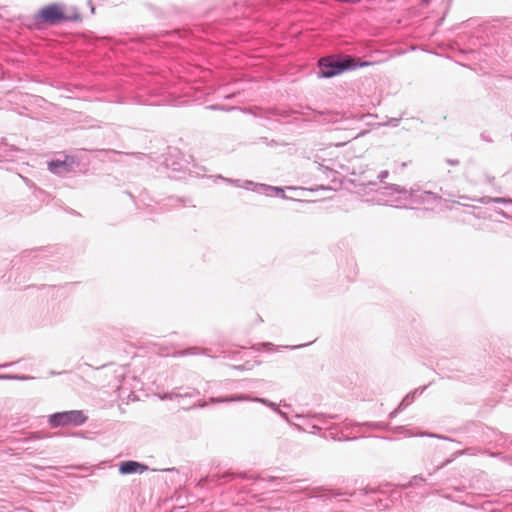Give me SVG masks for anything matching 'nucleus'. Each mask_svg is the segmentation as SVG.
<instances>
[{"label": "nucleus", "mask_w": 512, "mask_h": 512, "mask_svg": "<svg viewBox=\"0 0 512 512\" xmlns=\"http://www.w3.org/2000/svg\"><path fill=\"white\" fill-rule=\"evenodd\" d=\"M85 421L86 416L82 411L78 410L55 413L49 418V423L52 427L76 426Z\"/></svg>", "instance_id": "2"}, {"label": "nucleus", "mask_w": 512, "mask_h": 512, "mask_svg": "<svg viewBox=\"0 0 512 512\" xmlns=\"http://www.w3.org/2000/svg\"><path fill=\"white\" fill-rule=\"evenodd\" d=\"M147 469V466L136 461L122 462L119 467V471L121 474L143 473Z\"/></svg>", "instance_id": "4"}, {"label": "nucleus", "mask_w": 512, "mask_h": 512, "mask_svg": "<svg viewBox=\"0 0 512 512\" xmlns=\"http://www.w3.org/2000/svg\"><path fill=\"white\" fill-rule=\"evenodd\" d=\"M73 158L66 157L65 160H53L49 162V169L54 173L68 172L71 170L73 166Z\"/></svg>", "instance_id": "5"}, {"label": "nucleus", "mask_w": 512, "mask_h": 512, "mask_svg": "<svg viewBox=\"0 0 512 512\" xmlns=\"http://www.w3.org/2000/svg\"><path fill=\"white\" fill-rule=\"evenodd\" d=\"M38 23L54 25L63 21H67L69 17L66 15L64 7L53 3L41 8L35 16Z\"/></svg>", "instance_id": "1"}, {"label": "nucleus", "mask_w": 512, "mask_h": 512, "mask_svg": "<svg viewBox=\"0 0 512 512\" xmlns=\"http://www.w3.org/2000/svg\"><path fill=\"white\" fill-rule=\"evenodd\" d=\"M350 63V59L340 62L333 57L322 58L319 61L320 75L325 78L339 75L350 66Z\"/></svg>", "instance_id": "3"}]
</instances>
